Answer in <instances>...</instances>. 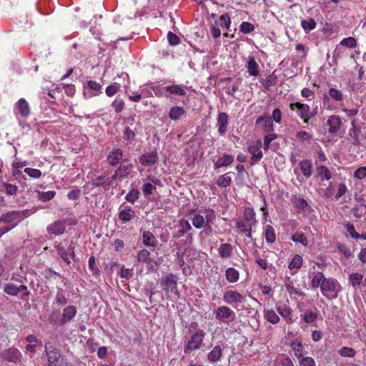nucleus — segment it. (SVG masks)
<instances>
[{
  "label": "nucleus",
  "mask_w": 366,
  "mask_h": 366,
  "mask_svg": "<svg viewBox=\"0 0 366 366\" xmlns=\"http://www.w3.org/2000/svg\"><path fill=\"white\" fill-rule=\"evenodd\" d=\"M77 310L74 305H68L65 307L61 315L56 312H53L50 317V322L55 325H65L70 322L76 315Z\"/></svg>",
  "instance_id": "obj_1"
},
{
  "label": "nucleus",
  "mask_w": 366,
  "mask_h": 366,
  "mask_svg": "<svg viewBox=\"0 0 366 366\" xmlns=\"http://www.w3.org/2000/svg\"><path fill=\"white\" fill-rule=\"evenodd\" d=\"M47 366H68L66 358L61 355L58 349L50 344L45 345Z\"/></svg>",
  "instance_id": "obj_2"
},
{
  "label": "nucleus",
  "mask_w": 366,
  "mask_h": 366,
  "mask_svg": "<svg viewBox=\"0 0 366 366\" xmlns=\"http://www.w3.org/2000/svg\"><path fill=\"white\" fill-rule=\"evenodd\" d=\"M320 290L323 296L332 300L337 297L341 285L335 279L328 277L323 282Z\"/></svg>",
  "instance_id": "obj_3"
},
{
  "label": "nucleus",
  "mask_w": 366,
  "mask_h": 366,
  "mask_svg": "<svg viewBox=\"0 0 366 366\" xmlns=\"http://www.w3.org/2000/svg\"><path fill=\"white\" fill-rule=\"evenodd\" d=\"M203 213L204 214H196L192 218V224L197 229L207 226L210 227V225L213 224L215 221L216 214L213 209H205Z\"/></svg>",
  "instance_id": "obj_4"
},
{
  "label": "nucleus",
  "mask_w": 366,
  "mask_h": 366,
  "mask_svg": "<svg viewBox=\"0 0 366 366\" xmlns=\"http://www.w3.org/2000/svg\"><path fill=\"white\" fill-rule=\"evenodd\" d=\"M290 109L292 111H295L297 116L302 119L303 122L305 124H307L309 120L317 114L315 109L311 110L308 104L299 102L291 103L290 104Z\"/></svg>",
  "instance_id": "obj_5"
},
{
  "label": "nucleus",
  "mask_w": 366,
  "mask_h": 366,
  "mask_svg": "<svg viewBox=\"0 0 366 366\" xmlns=\"http://www.w3.org/2000/svg\"><path fill=\"white\" fill-rule=\"evenodd\" d=\"M13 112L19 120V125L24 128V123L21 120V119H26L31 114V107L28 102L24 98L19 99L14 104Z\"/></svg>",
  "instance_id": "obj_6"
},
{
  "label": "nucleus",
  "mask_w": 366,
  "mask_h": 366,
  "mask_svg": "<svg viewBox=\"0 0 366 366\" xmlns=\"http://www.w3.org/2000/svg\"><path fill=\"white\" fill-rule=\"evenodd\" d=\"M215 319L219 322L229 325L232 322L236 317L235 312L227 306H219L213 312Z\"/></svg>",
  "instance_id": "obj_7"
},
{
  "label": "nucleus",
  "mask_w": 366,
  "mask_h": 366,
  "mask_svg": "<svg viewBox=\"0 0 366 366\" xmlns=\"http://www.w3.org/2000/svg\"><path fill=\"white\" fill-rule=\"evenodd\" d=\"M21 212L18 211H11L5 214H3L0 217V224H6V225L4 227L9 228L12 229L15 227L17 224L21 219Z\"/></svg>",
  "instance_id": "obj_8"
},
{
  "label": "nucleus",
  "mask_w": 366,
  "mask_h": 366,
  "mask_svg": "<svg viewBox=\"0 0 366 366\" xmlns=\"http://www.w3.org/2000/svg\"><path fill=\"white\" fill-rule=\"evenodd\" d=\"M223 301L234 307L244 302V296L233 290H226L223 294Z\"/></svg>",
  "instance_id": "obj_9"
},
{
  "label": "nucleus",
  "mask_w": 366,
  "mask_h": 366,
  "mask_svg": "<svg viewBox=\"0 0 366 366\" xmlns=\"http://www.w3.org/2000/svg\"><path fill=\"white\" fill-rule=\"evenodd\" d=\"M326 124L328 127L329 133L332 137H335L340 131L342 121L339 115L333 114L328 117Z\"/></svg>",
  "instance_id": "obj_10"
},
{
  "label": "nucleus",
  "mask_w": 366,
  "mask_h": 366,
  "mask_svg": "<svg viewBox=\"0 0 366 366\" xmlns=\"http://www.w3.org/2000/svg\"><path fill=\"white\" fill-rule=\"evenodd\" d=\"M262 147V143L260 139L249 143L248 152L252 155L251 159L254 162H258L262 159L263 157V153L261 150Z\"/></svg>",
  "instance_id": "obj_11"
},
{
  "label": "nucleus",
  "mask_w": 366,
  "mask_h": 366,
  "mask_svg": "<svg viewBox=\"0 0 366 366\" xmlns=\"http://www.w3.org/2000/svg\"><path fill=\"white\" fill-rule=\"evenodd\" d=\"M1 357L7 362L18 363L21 361L22 355L18 349L9 347L1 352Z\"/></svg>",
  "instance_id": "obj_12"
},
{
  "label": "nucleus",
  "mask_w": 366,
  "mask_h": 366,
  "mask_svg": "<svg viewBox=\"0 0 366 366\" xmlns=\"http://www.w3.org/2000/svg\"><path fill=\"white\" fill-rule=\"evenodd\" d=\"M177 279L174 275L172 274L167 275L162 280V288L167 292L177 295Z\"/></svg>",
  "instance_id": "obj_13"
},
{
  "label": "nucleus",
  "mask_w": 366,
  "mask_h": 366,
  "mask_svg": "<svg viewBox=\"0 0 366 366\" xmlns=\"http://www.w3.org/2000/svg\"><path fill=\"white\" fill-rule=\"evenodd\" d=\"M205 336V332L202 330H197L190 338L187 342V350H194L199 349L202 344L203 339Z\"/></svg>",
  "instance_id": "obj_14"
},
{
  "label": "nucleus",
  "mask_w": 366,
  "mask_h": 366,
  "mask_svg": "<svg viewBox=\"0 0 366 366\" xmlns=\"http://www.w3.org/2000/svg\"><path fill=\"white\" fill-rule=\"evenodd\" d=\"M245 67L249 76L257 77L259 75V66L252 54L246 59Z\"/></svg>",
  "instance_id": "obj_15"
},
{
  "label": "nucleus",
  "mask_w": 366,
  "mask_h": 366,
  "mask_svg": "<svg viewBox=\"0 0 366 366\" xmlns=\"http://www.w3.org/2000/svg\"><path fill=\"white\" fill-rule=\"evenodd\" d=\"M276 310L280 315L285 320L287 324L292 325L294 323L292 310L286 304L278 305Z\"/></svg>",
  "instance_id": "obj_16"
},
{
  "label": "nucleus",
  "mask_w": 366,
  "mask_h": 366,
  "mask_svg": "<svg viewBox=\"0 0 366 366\" xmlns=\"http://www.w3.org/2000/svg\"><path fill=\"white\" fill-rule=\"evenodd\" d=\"M235 225L239 233L244 234L247 237L250 239L252 237V227H254L253 224L242 218L237 219Z\"/></svg>",
  "instance_id": "obj_17"
},
{
  "label": "nucleus",
  "mask_w": 366,
  "mask_h": 366,
  "mask_svg": "<svg viewBox=\"0 0 366 366\" xmlns=\"http://www.w3.org/2000/svg\"><path fill=\"white\" fill-rule=\"evenodd\" d=\"M56 250L58 254L62 258V259L66 262L68 264L71 262V259H74V247L70 245L68 249H66L61 244L56 246Z\"/></svg>",
  "instance_id": "obj_18"
},
{
  "label": "nucleus",
  "mask_w": 366,
  "mask_h": 366,
  "mask_svg": "<svg viewBox=\"0 0 366 366\" xmlns=\"http://www.w3.org/2000/svg\"><path fill=\"white\" fill-rule=\"evenodd\" d=\"M309 278L310 279L311 281V287L313 289H317L318 287L320 288L323 282L326 279L322 272L315 271L309 272Z\"/></svg>",
  "instance_id": "obj_19"
},
{
  "label": "nucleus",
  "mask_w": 366,
  "mask_h": 366,
  "mask_svg": "<svg viewBox=\"0 0 366 366\" xmlns=\"http://www.w3.org/2000/svg\"><path fill=\"white\" fill-rule=\"evenodd\" d=\"M92 184L95 187H103L107 191L112 187V180H107V174L105 173L92 179Z\"/></svg>",
  "instance_id": "obj_20"
},
{
  "label": "nucleus",
  "mask_w": 366,
  "mask_h": 366,
  "mask_svg": "<svg viewBox=\"0 0 366 366\" xmlns=\"http://www.w3.org/2000/svg\"><path fill=\"white\" fill-rule=\"evenodd\" d=\"M158 161V154L157 152H150L142 154L139 157V162L144 166H152Z\"/></svg>",
  "instance_id": "obj_21"
},
{
  "label": "nucleus",
  "mask_w": 366,
  "mask_h": 366,
  "mask_svg": "<svg viewBox=\"0 0 366 366\" xmlns=\"http://www.w3.org/2000/svg\"><path fill=\"white\" fill-rule=\"evenodd\" d=\"M123 152L120 149H114L109 152L107 161L111 166H117L122 159Z\"/></svg>",
  "instance_id": "obj_22"
},
{
  "label": "nucleus",
  "mask_w": 366,
  "mask_h": 366,
  "mask_svg": "<svg viewBox=\"0 0 366 366\" xmlns=\"http://www.w3.org/2000/svg\"><path fill=\"white\" fill-rule=\"evenodd\" d=\"M228 123V115L225 112H220L217 117V126L221 135H224L226 133Z\"/></svg>",
  "instance_id": "obj_23"
},
{
  "label": "nucleus",
  "mask_w": 366,
  "mask_h": 366,
  "mask_svg": "<svg viewBox=\"0 0 366 366\" xmlns=\"http://www.w3.org/2000/svg\"><path fill=\"white\" fill-rule=\"evenodd\" d=\"M87 87H88V89H89L92 91V92L87 93V92H84V96L86 99L97 96L101 92L100 90L102 89V85L95 81H93V80L88 81H87Z\"/></svg>",
  "instance_id": "obj_24"
},
{
  "label": "nucleus",
  "mask_w": 366,
  "mask_h": 366,
  "mask_svg": "<svg viewBox=\"0 0 366 366\" xmlns=\"http://www.w3.org/2000/svg\"><path fill=\"white\" fill-rule=\"evenodd\" d=\"M65 225L62 221H56L47 227V232L51 234L59 235L64 233Z\"/></svg>",
  "instance_id": "obj_25"
},
{
  "label": "nucleus",
  "mask_w": 366,
  "mask_h": 366,
  "mask_svg": "<svg viewBox=\"0 0 366 366\" xmlns=\"http://www.w3.org/2000/svg\"><path fill=\"white\" fill-rule=\"evenodd\" d=\"M263 234L265 238L266 242L272 244L276 241V234L274 229L270 224L263 226Z\"/></svg>",
  "instance_id": "obj_26"
},
{
  "label": "nucleus",
  "mask_w": 366,
  "mask_h": 366,
  "mask_svg": "<svg viewBox=\"0 0 366 366\" xmlns=\"http://www.w3.org/2000/svg\"><path fill=\"white\" fill-rule=\"evenodd\" d=\"M233 161L234 157L232 155L224 154L222 157H219L214 163V169L228 167Z\"/></svg>",
  "instance_id": "obj_27"
},
{
  "label": "nucleus",
  "mask_w": 366,
  "mask_h": 366,
  "mask_svg": "<svg viewBox=\"0 0 366 366\" xmlns=\"http://www.w3.org/2000/svg\"><path fill=\"white\" fill-rule=\"evenodd\" d=\"M243 219L250 224L256 226L257 220L256 219V212L251 207H244L243 209Z\"/></svg>",
  "instance_id": "obj_28"
},
{
  "label": "nucleus",
  "mask_w": 366,
  "mask_h": 366,
  "mask_svg": "<svg viewBox=\"0 0 366 366\" xmlns=\"http://www.w3.org/2000/svg\"><path fill=\"white\" fill-rule=\"evenodd\" d=\"M134 217V211L131 207L127 206L119 213V219L122 223L130 221Z\"/></svg>",
  "instance_id": "obj_29"
},
{
  "label": "nucleus",
  "mask_w": 366,
  "mask_h": 366,
  "mask_svg": "<svg viewBox=\"0 0 366 366\" xmlns=\"http://www.w3.org/2000/svg\"><path fill=\"white\" fill-rule=\"evenodd\" d=\"M316 177L322 182L327 181L332 178V174L327 167L322 165L317 167Z\"/></svg>",
  "instance_id": "obj_30"
},
{
  "label": "nucleus",
  "mask_w": 366,
  "mask_h": 366,
  "mask_svg": "<svg viewBox=\"0 0 366 366\" xmlns=\"http://www.w3.org/2000/svg\"><path fill=\"white\" fill-rule=\"evenodd\" d=\"M142 242L145 246L155 247L157 244V239L152 232L144 231L142 234Z\"/></svg>",
  "instance_id": "obj_31"
},
{
  "label": "nucleus",
  "mask_w": 366,
  "mask_h": 366,
  "mask_svg": "<svg viewBox=\"0 0 366 366\" xmlns=\"http://www.w3.org/2000/svg\"><path fill=\"white\" fill-rule=\"evenodd\" d=\"M150 254L149 251L146 249L139 251L137 256V261L152 267V260L150 258Z\"/></svg>",
  "instance_id": "obj_32"
},
{
  "label": "nucleus",
  "mask_w": 366,
  "mask_h": 366,
  "mask_svg": "<svg viewBox=\"0 0 366 366\" xmlns=\"http://www.w3.org/2000/svg\"><path fill=\"white\" fill-rule=\"evenodd\" d=\"M233 247L230 244L223 243L218 248L219 256L223 259L229 258L232 255Z\"/></svg>",
  "instance_id": "obj_33"
},
{
  "label": "nucleus",
  "mask_w": 366,
  "mask_h": 366,
  "mask_svg": "<svg viewBox=\"0 0 366 366\" xmlns=\"http://www.w3.org/2000/svg\"><path fill=\"white\" fill-rule=\"evenodd\" d=\"M300 167L306 178L311 177L312 174V162L310 159H303L300 162Z\"/></svg>",
  "instance_id": "obj_34"
},
{
  "label": "nucleus",
  "mask_w": 366,
  "mask_h": 366,
  "mask_svg": "<svg viewBox=\"0 0 366 366\" xmlns=\"http://www.w3.org/2000/svg\"><path fill=\"white\" fill-rule=\"evenodd\" d=\"M264 317L267 322L273 325L278 324L280 321V317L272 309L264 310Z\"/></svg>",
  "instance_id": "obj_35"
},
{
  "label": "nucleus",
  "mask_w": 366,
  "mask_h": 366,
  "mask_svg": "<svg viewBox=\"0 0 366 366\" xmlns=\"http://www.w3.org/2000/svg\"><path fill=\"white\" fill-rule=\"evenodd\" d=\"M225 277L229 282L235 283L239 280V273L236 269L229 267L225 272Z\"/></svg>",
  "instance_id": "obj_36"
},
{
  "label": "nucleus",
  "mask_w": 366,
  "mask_h": 366,
  "mask_svg": "<svg viewBox=\"0 0 366 366\" xmlns=\"http://www.w3.org/2000/svg\"><path fill=\"white\" fill-rule=\"evenodd\" d=\"M214 23L219 27L229 30L231 20L227 14H224L220 16V17L214 21Z\"/></svg>",
  "instance_id": "obj_37"
},
{
  "label": "nucleus",
  "mask_w": 366,
  "mask_h": 366,
  "mask_svg": "<svg viewBox=\"0 0 366 366\" xmlns=\"http://www.w3.org/2000/svg\"><path fill=\"white\" fill-rule=\"evenodd\" d=\"M232 182V177L230 176V172H227L222 175H220L217 179L216 183L219 187H227L230 185Z\"/></svg>",
  "instance_id": "obj_38"
},
{
  "label": "nucleus",
  "mask_w": 366,
  "mask_h": 366,
  "mask_svg": "<svg viewBox=\"0 0 366 366\" xmlns=\"http://www.w3.org/2000/svg\"><path fill=\"white\" fill-rule=\"evenodd\" d=\"M168 97L170 96H182L183 95V88L180 85L171 84L166 86Z\"/></svg>",
  "instance_id": "obj_39"
},
{
  "label": "nucleus",
  "mask_w": 366,
  "mask_h": 366,
  "mask_svg": "<svg viewBox=\"0 0 366 366\" xmlns=\"http://www.w3.org/2000/svg\"><path fill=\"white\" fill-rule=\"evenodd\" d=\"M222 357V349L219 345L215 346L211 352H209L207 357L210 362H215L220 360Z\"/></svg>",
  "instance_id": "obj_40"
},
{
  "label": "nucleus",
  "mask_w": 366,
  "mask_h": 366,
  "mask_svg": "<svg viewBox=\"0 0 366 366\" xmlns=\"http://www.w3.org/2000/svg\"><path fill=\"white\" fill-rule=\"evenodd\" d=\"M132 172V164H123L117 169V175H119L120 178L129 177Z\"/></svg>",
  "instance_id": "obj_41"
},
{
  "label": "nucleus",
  "mask_w": 366,
  "mask_h": 366,
  "mask_svg": "<svg viewBox=\"0 0 366 366\" xmlns=\"http://www.w3.org/2000/svg\"><path fill=\"white\" fill-rule=\"evenodd\" d=\"M303 263V259L300 254H295L288 264L290 269H300Z\"/></svg>",
  "instance_id": "obj_42"
},
{
  "label": "nucleus",
  "mask_w": 366,
  "mask_h": 366,
  "mask_svg": "<svg viewBox=\"0 0 366 366\" xmlns=\"http://www.w3.org/2000/svg\"><path fill=\"white\" fill-rule=\"evenodd\" d=\"M301 317L306 323H313L317 318V313L316 311L308 310L301 315Z\"/></svg>",
  "instance_id": "obj_43"
},
{
  "label": "nucleus",
  "mask_w": 366,
  "mask_h": 366,
  "mask_svg": "<svg viewBox=\"0 0 366 366\" xmlns=\"http://www.w3.org/2000/svg\"><path fill=\"white\" fill-rule=\"evenodd\" d=\"M290 346L296 357L300 358L303 356V346L300 342L293 341Z\"/></svg>",
  "instance_id": "obj_44"
},
{
  "label": "nucleus",
  "mask_w": 366,
  "mask_h": 366,
  "mask_svg": "<svg viewBox=\"0 0 366 366\" xmlns=\"http://www.w3.org/2000/svg\"><path fill=\"white\" fill-rule=\"evenodd\" d=\"M291 239L297 243H300L303 246H307L308 244V240L307 237L302 232H295L292 237Z\"/></svg>",
  "instance_id": "obj_45"
},
{
  "label": "nucleus",
  "mask_w": 366,
  "mask_h": 366,
  "mask_svg": "<svg viewBox=\"0 0 366 366\" xmlns=\"http://www.w3.org/2000/svg\"><path fill=\"white\" fill-rule=\"evenodd\" d=\"M301 25L306 32L313 30L316 27V22L313 19L302 20Z\"/></svg>",
  "instance_id": "obj_46"
},
{
  "label": "nucleus",
  "mask_w": 366,
  "mask_h": 366,
  "mask_svg": "<svg viewBox=\"0 0 366 366\" xmlns=\"http://www.w3.org/2000/svg\"><path fill=\"white\" fill-rule=\"evenodd\" d=\"M340 356L344 357H353L356 355L355 350L352 347H342L338 350Z\"/></svg>",
  "instance_id": "obj_47"
},
{
  "label": "nucleus",
  "mask_w": 366,
  "mask_h": 366,
  "mask_svg": "<svg viewBox=\"0 0 366 366\" xmlns=\"http://www.w3.org/2000/svg\"><path fill=\"white\" fill-rule=\"evenodd\" d=\"M151 89L157 97H168L166 86L153 85Z\"/></svg>",
  "instance_id": "obj_48"
},
{
  "label": "nucleus",
  "mask_w": 366,
  "mask_h": 366,
  "mask_svg": "<svg viewBox=\"0 0 366 366\" xmlns=\"http://www.w3.org/2000/svg\"><path fill=\"white\" fill-rule=\"evenodd\" d=\"M56 303L59 306H63L67 303V299L65 297L64 292L62 289L59 288L56 297H55Z\"/></svg>",
  "instance_id": "obj_49"
},
{
  "label": "nucleus",
  "mask_w": 366,
  "mask_h": 366,
  "mask_svg": "<svg viewBox=\"0 0 366 366\" xmlns=\"http://www.w3.org/2000/svg\"><path fill=\"white\" fill-rule=\"evenodd\" d=\"M329 96L335 101L340 102L343 99L342 91L335 88H330L328 91Z\"/></svg>",
  "instance_id": "obj_50"
},
{
  "label": "nucleus",
  "mask_w": 366,
  "mask_h": 366,
  "mask_svg": "<svg viewBox=\"0 0 366 366\" xmlns=\"http://www.w3.org/2000/svg\"><path fill=\"white\" fill-rule=\"evenodd\" d=\"M56 195L55 191L39 192L38 197L41 201L47 202L52 199Z\"/></svg>",
  "instance_id": "obj_51"
},
{
  "label": "nucleus",
  "mask_w": 366,
  "mask_h": 366,
  "mask_svg": "<svg viewBox=\"0 0 366 366\" xmlns=\"http://www.w3.org/2000/svg\"><path fill=\"white\" fill-rule=\"evenodd\" d=\"M363 280V275L360 273H352L349 277V280L354 287L360 285Z\"/></svg>",
  "instance_id": "obj_52"
},
{
  "label": "nucleus",
  "mask_w": 366,
  "mask_h": 366,
  "mask_svg": "<svg viewBox=\"0 0 366 366\" xmlns=\"http://www.w3.org/2000/svg\"><path fill=\"white\" fill-rule=\"evenodd\" d=\"M296 138L297 141L305 142L310 141L312 138V135L308 132L300 131L296 134Z\"/></svg>",
  "instance_id": "obj_53"
},
{
  "label": "nucleus",
  "mask_w": 366,
  "mask_h": 366,
  "mask_svg": "<svg viewBox=\"0 0 366 366\" xmlns=\"http://www.w3.org/2000/svg\"><path fill=\"white\" fill-rule=\"evenodd\" d=\"M18 286L14 283H8L4 286V291L7 295L16 296L19 293Z\"/></svg>",
  "instance_id": "obj_54"
},
{
  "label": "nucleus",
  "mask_w": 366,
  "mask_h": 366,
  "mask_svg": "<svg viewBox=\"0 0 366 366\" xmlns=\"http://www.w3.org/2000/svg\"><path fill=\"white\" fill-rule=\"evenodd\" d=\"M183 114V109L179 107L171 108L169 116L172 119H178Z\"/></svg>",
  "instance_id": "obj_55"
},
{
  "label": "nucleus",
  "mask_w": 366,
  "mask_h": 366,
  "mask_svg": "<svg viewBox=\"0 0 366 366\" xmlns=\"http://www.w3.org/2000/svg\"><path fill=\"white\" fill-rule=\"evenodd\" d=\"M254 29V26L247 21L242 22L239 26V31L243 34H249Z\"/></svg>",
  "instance_id": "obj_56"
},
{
  "label": "nucleus",
  "mask_w": 366,
  "mask_h": 366,
  "mask_svg": "<svg viewBox=\"0 0 366 366\" xmlns=\"http://www.w3.org/2000/svg\"><path fill=\"white\" fill-rule=\"evenodd\" d=\"M112 107L114 108L116 113L119 114L122 112L124 107V102L122 99L116 98L112 102Z\"/></svg>",
  "instance_id": "obj_57"
},
{
  "label": "nucleus",
  "mask_w": 366,
  "mask_h": 366,
  "mask_svg": "<svg viewBox=\"0 0 366 366\" xmlns=\"http://www.w3.org/2000/svg\"><path fill=\"white\" fill-rule=\"evenodd\" d=\"M340 44L344 46H346L347 48L352 49V48H355L357 46V43L355 38L347 37V38L343 39L340 41Z\"/></svg>",
  "instance_id": "obj_58"
},
{
  "label": "nucleus",
  "mask_w": 366,
  "mask_h": 366,
  "mask_svg": "<svg viewBox=\"0 0 366 366\" xmlns=\"http://www.w3.org/2000/svg\"><path fill=\"white\" fill-rule=\"evenodd\" d=\"M285 287H286L287 292L291 295H292V294L300 295L301 294L300 290H298L297 288H296L294 286L292 281L290 278H288L285 282Z\"/></svg>",
  "instance_id": "obj_59"
},
{
  "label": "nucleus",
  "mask_w": 366,
  "mask_h": 366,
  "mask_svg": "<svg viewBox=\"0 0 366 366\" xmlns=\"http://www.w3.org/2000/svg\"><path fill=\"white\" fill-rule=\"evenodd\" d=\"M144 184L142 187V192L145 196L152 194L153 193V191L155 190V186L153 185L151 182H145V180H143Z\"/></svg>",
  "instance_id": "obj_60"
},
{
  "label": "nucleus",
  "mask_w": 366,
  "mask_h": 366,
  "mask_svg": "<svg viewBox=\"0 0 366 366\" xmlns=\"http://www.w3.org/2000/svg\"><path fill=\"white\" fill-rule=\"evenodd\" d=\"M24 172L29 175L30 177L34 179H39L41 177V172L38 169H33L30 167H26L24 169Z\"/></svg>",
  "instance_id": "obj_61"
},
{
  "label": "nucleus",
  "mask_w": 366,
  "mask_h": 366,
  "mask_svg": "<svg viewBox=\"0 0 366 366\" xmlns=\"http://www.w3.org/2000/svg\"><path fill=\"white\" fill-rule=\"evenodd\" d=\"M119 89V85L115 83L108 86L106 88L105 93L108 97H112L118 92Z\"/></svg>",
  "instance_id": "obj_62"
},
{
  "label": "nucleus",
  "mask_w": 366,
  "mask_h": 366,
  "mask_svg": "<svg viewBox=\"0 0 366 366\" xmlns=\"http://www.w3.org/2000/svg\"><path fill=\"white\" fill-rule=\"evenodd\" d=\"M299 365L300 366H316L314 359L310 357H300Z\"/></svg>",
  "instance_id": "obj_63"
},
{
  "label": "nucleus",
  "mask_w": 366,
  "mask_h": 366,
  "mask_svg": "<svg viewBox=\"0 0 366 366\" xmlns=\"http://www.w3.org/2000/svg\"><path fill=\"white\" fill-rule=\"evenodd\" d=\"M354 177L360 180L366 177V167H358L354 172Z\"/></svg>",
  "instance_id": "obj_64"
}]
</instances>
